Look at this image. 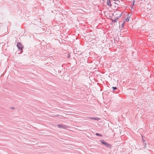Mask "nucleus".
<instances>
[{
	"instance_id": "1",
	"label": "nucleus",
	"mask_w": 154,
	"mask_h": 154,
	"mask_svg": "<svg viewBox=\"0 0 154 154\" xmlns=\"http://www.w3.org/2000/svg\"><path fill=\"white\" fill-rule=\"evenodd\" d=\"M17 46L20 51V54H21L23 52V49L24 48L23 46L20 42H17Z\"/></svg>"
},
{
	"instance_id": "2",
	"label": "nucleus",
	"mask_w": 154,
	"mask_h": 154,
	"mask_svg": "<svg viewBox=\"0 0 154 154\" xmlns=\"http://www.w3.org/2000/svg\"><path fill=\"white\" fill-rule=\"evenodd\" d=\"M57 126L58 128H66L67 127L66 125L62 124L58 125H57Z\"/></svg>"
},
{
	"instance_id": "3",
	"label": "nucleus",
	"mask_w": 154,
	"mask_h": 154,
	"mask_svg": "<svg viewBox=\"0 0 154 154\" xmlns=\"http://www.w3.org/2000/svg\"><path fill=\"white\" fill-rule=\"evenodd\" d=\"M100 141L101 142V143L104 145V146H106L108 144V143L107 142H105L104 140H100Z\"/></svg>"
},
{
	"instance_id": "4",
	"label": "nucleus",
	"mask_w": 154,
	"mask_h": 154,
	"mask_svg": "<svg viewBox=\"0 0 154 154\" xmlns=\"http://www.w3.org/2000/svg\"><path fill=\"white\" fill-rule=\"evenodd\" d=\"M113 91L117 92L118 91L119 89L116 87H112Z\"/></svg>"
},
{
	"instance_id": "5",
	"label": "nucleus",
	"mask_w": 154,
	"mask_h": 154,
	"mask_svg": "<svg viewBox=\"0 0 154 154\" xmlns=\"http://www.w3.org/2000/svg\"><path fill=\"white\" fill-rule=\"evenodd\" d=\"M130 14H128V17L126 19H125L124 21L125 22L126 21H128V22L129 20V19L130 18V16H131V15H130V16H129V15Z\"/></svg>"
},
{
	"instance_id": "6",
	"label": "nucleus",
	"mask_w": 154,
	"mask_h": 154,
	"mask_svg": "<svg viewBox=\"0 0 154 154\" xmlns=\"http://www.w3.org/2000/svg\"><path fill=\"white\" fill-rule=\"evenodd\" d=\"M106 4L107 5L109 6V7H110L112 6V5L111 3L110 0H107Z\"/></svg>"
},
{
	"instance_id": "7",
	"label": "nucleus",
	"mask_w": 154,
	"mask_h": 154,
	"mask_svg": "<svg viewBox=\"0 0 154 154\" xmlns=\"http://www.w3.org/2000/svg\"><path fill=\"white\" fill-rule=\"evenodd\" d=\"M122 13H120L119 16H118L116 17V19L118 21V19L122 16Z\"/></svg>"
},
{
	"instance_id": "8",
	"label": "nucleus",
	"mask_w": 154,
	"mask_h": 154,
	"mask_svg": "<svg viewBox=\"0 0 154 154\" xmlns=\"http://www.w3.org/2000/svg\"><path fill=\"white\" fill-rule=\"evenodd\" d=\"M90 119H94V120H97V121H98L99 120V118L98 117H96V118L90 117Z\"/></svg>"
},
{
	"instance_id": "9",
	"label": "nucleus",
	"mask_w": 154,
	"mask_h": 154,
	"mask_svg": "<svg viewBox=\"0 0 154 154\" xmlns=\"http://www.w3.org/2000/svg\"><path fill=\"white\" fill-rule=\"evenodd\" d=\"M106 147L111 149L112 148V146L111 144L108 143Z\"/></svg>"
},
{
	"instance_id": "10",
	"label": "nucleus",
	"mask_w": 154,
	"mask_h": 154,
	"mask_svg": "<svg viewBox=\"0 0 154 154\" xmlns=\"http://www.w3.org/2000/svg\"><path fill=\"white\" fill-rule=\"evenodd\" d=\"M95 135L97 136H99V137H102V135L101 134H100L99 133H96L95 134Z\"/></svg>"
},
{
	"instance_id": "11",
	"label": "nucleus",
	"mask_w": 154,
	"mask_h": 154,
	"mask_svg": "<svg viewBox=\"0 0 154 154\" xmlns=\"http://www.w3.org/2000/svg\"><path fill=\"white\" fill-rule=\"evenodd\" d=\"M120 13V12H117V11H115L114 12V13L116 15H117L118 14H120V13Z\"/></svg>"
},
{
	"instance_id": "12",
	"label": "nucleus",
	"mask_w": 154,
	"mask_h": 154,
	"mask_svg": "<svg viewBox=\"0 0 154 154\" xmlns=\"http://www.w3.org/2000/svg\"><path fill=\"white\" fill-rule=\"evenodd\" d=\"M110 19L112 22L115 23L117 21V20L116 19L114 20H113L111 18Z\"/></svg>"
},
{
	"instance_id": "13",
	"label": "nucleus",
	"mask_w": 154,
	"mask_h": 154,
	"mask_svg": "<svg viewBox=\"0 0 154 154\" xmlns=\"http://www.w3.org/2000/svg\"><path fill=\"white\" fill-rule=\"evenodd\" d=\"M121 24V28H122L125 25V21H124L123 22V23H122V24Z\"/></svg>"
},
{
	"instance_id": "14",
	"label": "nucleus",
	"mask_w": 154,
	"mask_h": 154,
	"mask_svg": "<svg viewBox=\"0 0 154 154\" xmlns=\"http://www.w3.org/2000/svg\"><path fill=\"white\" fill-rule=\"evenodd\" d=\"M143 143L144 145V148H145L146 147V141H143Z\"/></svg>"
},
{
	"instance_id": "15",
	"label": "nucleus",
	"mask_w": 154,
	"mask_h": 154,
	"mask_svg": "<svg viewBox=\"0 0 154 154\" xmlns=\"http://www.w3.org/2000/svg\"><path fill=\"white\" fill-rule=\"evenodd\" d=\"M135 2V0H133V2H132V3H133V4L132 5V7H131V8H133V6H134V4Z\"/></svg>"
},
{
	"instance_id": "16",
	"label": "nucleus",
	"mask_w": 154,
	"mask_h": 154,
	"mask_svg": "<svg viewBox=\"0 0 154 154\" xmlns=\"http://www.w3.org/2000/svg\"><path fill=\"white\" fill-rule=\"evenodd\" d=\"M70 55L69 54H68V56H67V58L69 59L70 57Z\"/></svg>"
},
{
	"instance_id": "17",
	"label": "nucleus",
	"mask_w": 154,
	"mask_h": 154,
	"mask_svg": "<svg viewBox=\"0 0 154 154\" xmlns=\"http://www.w3.org/2000/svg\"><path fill=\"white\" fill-rule=\"evenodd\" d=\"M10 109H14L15 108L14 107H11V108H10Z\"/></svg>"
},
{
	"instance_id": "18",
	"label": "nucleus",
	"mask_w": 154,
	"mask_h": 154,
	"mask_svg": "<svg viewBox=\"0 0 154 154\" xmlns=\"http://www.w3.org/2000/svg\"><path fill=\"white\" fill-rule=\"evenodd\" d=\"M142 141H143H143H145L144 139L143 138H142Z\"/></svg>"
},
{
	"instance_id": "19",
	"label": "nucleus",
	"mask_w": 154,
	"mask_h": 154,
	"mask_svg": "<svg viewBox=\"0 0 154 154\" xmlns=\"http://www.w3.org/2000/svg\"><path fill=\"white\" fill-rule=\"evenodd\" d=\"M122 21H120V22H119V24H120L121 23H122Z\"/></svg>"
},
{
	"instance_id": "20",
	"label": "nucleus",
	"mask_w": 154,
	"mask_h": 154,
	"mask_svg": "<svg viewBox=\"0 0 154 154\" xmlns=\"http://www.w3.org/2000/svg\"><path fill=\"white\" fill-rule=\"evenodd\" d=\"M58 72H61V70H59L58 71Z\"/></svg>"
},
{
	"instance_id": "21",
	"label": "nucleus",
	"mask_w": 154,
	"mask_h": 154,
	"mask_svg": "<svg viewBox=\"0 0 154 154\" xmlns=\"http://www.w3.org/2000/svg\"><path fill=\"white\" fill-rule=\"evenodd\" d=\"M115 1H117L118 0H113Z\"/></svg>"
},
{
	"instance_id": "22",
	"label": "nucleus",
	"mask_w": 154,
	"mask_h": 154,
	"mask_svg": "<svg viewBox=\"0 0 154 154\" xmlns=\"http://www.w3.org/2000/svg\"><path fill=\"white\" fill-rule=\"evenodd\" d=\"M103 1H104L105 0H102Z\"/></svg>"
}]
</instances>
